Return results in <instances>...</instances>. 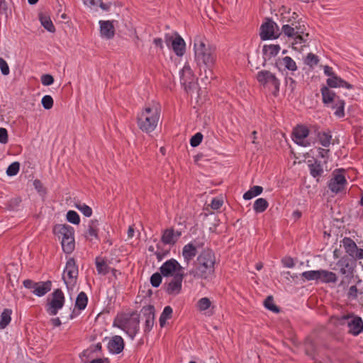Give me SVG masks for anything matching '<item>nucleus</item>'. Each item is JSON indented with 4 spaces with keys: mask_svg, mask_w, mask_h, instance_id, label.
<instances>
[{
    "mask_svg": "<svg viewBox=\"0 0 363 363\" xmlns=\"http://www.w3.org/2000/svg\"><path fill=\"white\" fill-rule=\"evenodd\" d=\"M308 167L311 176L313 178L317 179L316 181L318 182L319 177H321L324 172L321 162L317 159H313V162H312L311 160H308Z\"/></svg>",
    "mask_w": 363,
    "mask_h": 363,
    "instance_id": "nucleus-20",
    "label": "nucleus"
},
{
    "mask_svg": "<svg viewBox=\"0 0 363 363\" xmlns=\"http://www.w3.org/2000/svg\"><path fill=\"white\" fill-rule=\"evenodd\" d=\"M156 247L157 250L155 252V255H156L157 260L160 262L169 253V250L164 249L160 242L157 244Z\"/></svg>",
    "mask_w": 363,
    "mask_h": 363,
    "instance_id": "nucleus-54",
    "label": "nucleus"
},
{
    "mask_svg": "<svg viewBox=\"0 0 363 363\" xmlns=\"http://www.w3.org/2000/svg\"><path fill=\"white\" fill-rule=\"evenodd\" d=\"M326 86L328 88H345L347 89H353V85L350 84L349 82H346L343 79H342L340 77L337 76V74L334 76L332 78H328L326 79Z\"/></svg>",
    "mask_w": 363,
    "mask_h": 363,
    "instance_id": "nucleus-19",
    "label": "nucleus"
},
{
    "mask_svg": "<svg viewBox=\"0 0 363 363\" xmlns=\"http://www.w3.org/2000/svg\"><path fill=\"white\" fill-rule=\"evenodd\" d=\"M187 273H177L172 279L167 284L163 285V289L166 294L170 296H177L182 290V281Z\"/></svg>",
    "mask_w": 363,
    "mask_h": 363,
    "instance_id": "nucleus-12",
    "label": "nucleus"
},
{
    "mask_svg": "<svg viewBox=\"0 0 363 363\" xmlns=\"http://www.w3.org/2000/svg\"><path fill=\"white\" fill-rule=\"evenodd\" d=\"M0 69L3 75H8L10 72L7 62L2 57H0Z\"/></svg>",
    "mask_w": 363,
    "mask_h": 363,
    "instance_id": "nucleus-61",
    "label": "nucleus"
},
{
    "mask_svg": "<svg viewBox=\"0 0 363 363\" xmlns=\"http://www.w3.org/2000/svg\"><path fill=\"white\" fill-rule=\"evenodd\" d=\"M96 268L99 274L106 275L109 272L110 267L104 260H96Z\"/></svg>",
    "mask_w": 363,
    "mask_h": 363,
    "instance_id": "nucleus-46",
    "label": "nucleus"
},
{
    "mask_svg": "<svg viewBox=\"0 0 363 363\" xmlns=\"http://www.w3.org/2000/svg\"><path fill=\"white\" fill-rule=\"evenodd\" d=\"M223 204V201L220 199L213 198L211 201V207L213 210H218Z\"/></svg>",
    "mask_w": 363,
    "mask_h": 363,
    "instance_id": "nucleus-64",
    "label": "nucleus"
},
{
    "mask_svg": "<svg viewBox=\"0 0 363 363\" xmlns=\"http://www.w3.org/2000/svg\"><path fill=\"white\" fill-rule=\"evenodd\" d=\"M78 274L79 269L76 261L74 258L70 257L67 261L62 275L64 283L67 289H69V285L74 286L77 283Z\"/></svg>",
    "mask_w": 363,
    "mask_h": 363,
    "instance_id": "nucleus-10",
    "label": "nucleus"
},
{
    "mask_svg": "<svg viewBox=\"0 0 363 363\" xmlns=\"http://www.w3.org/2000/svg\"><path fill=\"white\" fill-rule=\"evenodd\" d=\"M100 30L102 36L106 38H111L114 35V26L113 22L110 21H100Z\"/></svg>",
    "mask_w": 363,
    "mask_h": 363,
    "instance_id": "nucleus-27",
    "label": "nucleus"
},
{
    "mask_svg": "<svg viewBox=\"0 0 363 363\" xmlns=\"http://www.w3.org/2000/svg\"><path fill=\"white\" fill-rule=\"evenodd\" d=\"M84 3L89 6H99L104 11L110 8V4L103 3L102 0H84Z\"/></svg>",
    "mask_w": 363,
    "mask_h": 363,
    "instance_id": "nucleus-50",
    "label": "nucleus"
},
{
    "mask_svg": "<svg viewBox=\"0 0 363 363\" xmlns=\"http://www.w3.org/2000/svg\"><path fill=\"white\" fill-rule=\"evenodd\" d=\"M320 281L323 283H335L337 277L335 273L325 269H320Z\"/></svg>",
    "mask_w": 363,
    "mask_h": 363,
    "instance_id": "nucleus-32",
    "label": "nucleus"
},
{
    "mask_svg": "<svg viewBox=\"0 0 363 363\" xmlns=\"http://www.w3.org/2000/svg\"><path fill=\"white\" fill-rule=\"evenodd\" d=\"M195 60L201 67H213L216 62L215 47H194Z\"/></svg>",
    "mask_w": 363,
    "mask_h": 363,
    "instance_id": "nucleus-5",
    "label": "nucleus"
},
{
    "mask_svg": "<svg viewBox=\"0 0 363 363\" xmlns=\"http://www.w3.org/2000/svg\"><path fill=\"white\" fill-rule=\"evenodd\" d=\"M180 82L186 89L191 87V83L194 82V74L189 65H185L179 71Z\"/></svg>",
    "mask_w": 363,
    "mask_h": 363,
    "instance_id": "nucleus-17",
    "label": "nucleus"
},
{
    "mask_svg": "<svg viewBox=\"0 0 363 363\" xmlns=\"http://www.w3.org/2000/svg\"><path fill=\"white\" fill-rule=\"evenodd\" d=\"M315 133L318 139L320 144L325 147H328L331 144L332 135L330 130L326 131H318V129L315 130Z\"/></svg>",
    "mask_w": 363,
    "mask_h": 363,
    "instance_id": "nucleus-28",
    "label": "nucleus"
},
{
    "mask_svg": "<svg viewBox=\"0 0 363 363\" xmlns=\"http://www.w3.org/2000/svg\"><path fill=\"white\" fill-rule=\"evenodd\" d=\"M318 157H319L325 159L324 164H327L328 160L329 158L330 150L329 149H324V148H322V147H318Z\"/></svg>",
    "mask_w": 363,
    "mask_h": 363,
    "instance_id": "nucleus-60",
    "label": "nucleus"
},
{
    "mask_svg": "<svg viewBox=\"0 0 363 363\" xmlns=\"http://www.w3.org/2000/svg\"><path fill=\"white\" fill-rule=\"evenodd\" d=\"M125 347L123 339L119 335H115L109 340L108 350L110 353L118 354L123 352Z\"/></svg>",
    "mask_w": 363,
    "mask_h": 363,
    "instance_id": "nucleus-18",
    "label": "nucleus"
},
{
    "mask_svg": "<svg viewBox=\"0 0 363 363\" xmlns=\"http://www.w3.org/2000/svg\"><path fill=\"white\" fill-rule=\"evenodd\" d=\"M302 23L301 19H298L296 23L283 24L280 35L287 37L292 45L307 43L309 34L305 33L306 27Z\"/></svg>",
    "mask_w": 363,
    "mask_h": 363,
    "instance_id": "nucleus-3",
    "label": "nucleus"
},
{
    "mask_svg": "<svg viewBox=\"0 0 363 363\" xmlns=\"http://www.w3.org/2000/svg\"><path fill=\"white\" fill-rule=\"evenodd\" d=\"M172 313L173 310L170 306H167L164 308L159 318V322L161 328L165 326L167 320L172 318Z\"/></svg>",
    "mask_w": 363,
    "mask_h": 363,
    "instance_id": "nucleus-39",
    "label": "nucleus"
},
{
    "mask_svg": "<svg viewBox=\"0 0 363 363\" xmlns=\"http://www.w3.org/2000/svg\"><path fill=\"white\" fill-rule=\"evenodd\" d=\"M280 48L281 47H263L262 59L259 57V49H257L256 51L257 60L254 62L252 58L251 60L248 59V62L252 67L259 69L261 66L264 67L266 65L267 61L275 57L279 53Z\"/></svg>",
    "mask_w": 363,
    "mask_h": 363,
    "instance_id": "nucleus-9",
    "label": "nucleus"
},
{
    "mask_svg": "<svg viewBox=\"0 0 363 363\" xmlns=\"http://www.w3.org/2000/svg\"><path fill=\"white\" fill-rule=\"evenodd\" d=\"M304 62L306 65H307L310 67L313 68L314 66H315L318 64L319 58L316 55H315L312 52H310L307 55Z\"/></svg>",
    "mask_w": 363,
    "mask_h": 363,
    "instance_id": "nucleus-52",
    "label": "nucleus"
},
{
    "mask_svg": "<svg viewBox=\"0 0 363 363\" xmlns=\"http://www.w3.org/2000/svg\"><path fill=\"white\" fill-rule=\"evenodd\" d=\"M262 191L263 188L261 186H253L243 194V199L245 200H250L260 195Z\"/></svg>",
    "mask_w": 363,
    "mask_h": 363,
    "instance_id": "nucleus-40",
    "label": "nucleus"
},
{
    "mask_svg": "<svg viewBox=\"0 0 363 363\" xmlns=\"http://www.w3.org/2000/svg\"><path fill=\"white\" fill-rule=\"evenodd\" d=\"M298 15L296 12H291L290 9L281 13V21L283 24L296 23L298 20Z\"/></svg>",
    "mask_w": 363,
    "mask_h": 363,
    "instance_id": "nucleus-33",
    "label": "nucleus"
},
{
    "mask_svg": "<svg viewBox=\"0 0 363 363\" xmlns=\"http://www.w3.org/2000/svg\"><path fill=\"white\" fill-rule=\"evenodd\" d=\"M203 135L201 133L198 132L196 134H194L190 139V145L192 147H196L199 146L203 140Z\"/></svg>",
    "mask_w": 363,
    "mask_h": 363,
    "instance_id": "nucleus-58",
    "label": "nucleus"
},
{
    "mask_svg": "<svg viewBox=\"0 0 363 363\" xmlns=\"http://www.w3.org/2000/svg\"><path fill=\"white\" fill-rule=\"evenodd\" d=\"M284 67L289 71L294 72L297 69V66L295 61L289 56H286L282 59Z\"/></svg>",
    "mask_w": 363,
    "mask_h": 363,
    "instance_id": "nucleus-53",
    "label": "nucleus"
},
{
    "mask_svg": "<svg viewBox=\"0 0 363 363\" xmlns=\"http://www.w3.org/2000/svg\"><path fill=\"white\" fill-rule=\"evenodd\" d=\"M269 203L264 198H259L255 200L253 204V209L257 213L264 212L268 208Z\"/></svg>",
    "mask_w": 363,
    "mask_h": 363,
    "instance_id": "nucleus-41",
    "label": "nucleus"
},
{
    "mask_svg": "<svg viewBox=\"0 0 363 363\" xmlns=\"http://www.w3.org/2000/svg\"><path fill=\"white\" fill-rule=\"evenodd\" d=\"M310 130L303 125H296L292 133L294 142L301 147H308L314 141H311L310 138H307L309 136Z\"/></svg>",
    "mask_w": 363,
    "mask_h": 363,
    "instance_id": "nucleus-11",
    "label": "nucleus"
},
{
    "mask_svg": "<svg viewBox=\"0 0 363 363\" xmlns=\"http://www.w3.org/2000/svg\"><path fill=\"white\" fill-rule=\"evenodd\" d=\"M197 252L196 247L193 245L192 242L185 245L182 248V256L184 262L189 264L197 255Z\"/></svg>",
    "mask_w": 363,
    "mask_h": 363,
    "instance_id": "nucleus-26",
    "label": "nucleus"
},
{
    "mask_svg": "<svg viewBox=\"0 0 363 363\" xmlns=\"http://www.w3.org/2000/svg\"><path fill=\"white\" fill-rule=\"evenodd\" d=\"M363 294L362 289H358L357 285L351 286L347 294V296L350 300H356L359 295Z\"/></svg>",
    "mask_w": 363,
    "mask_h": 363,
    "instance_id": "nucleus-48",
    "label": "nucleus"
},
{
    "mask_svg": "<svg viewBox=\"0 0 363 363\" xmlns=\"http://www.w3.org/2000/svg\"><path fill=\"white\" fill-rule=\"evenodd\" d=\"M54 230L62 235V247L66 254L72 253L74 250V229L73 227L67 225H58L55 227Z\"/></svg>",
    "mask_w": 363,
    "mask_h": 363,
    "instance_id": "nucleus-4",
    "label": "nucleus"
},
{
    "mask_svg": "<svg viewBox=\"0 0 363 363\" xmlns=\"http://www.w3.org/2000/svg\"><path fill=\"white\" fill-rule=\"evenodd\" d=\"M128 314L122 313L121 315H118L117 317L114 319L113 326L118 328L126 332Z\"/></svg>",
    "mask_w": 363,
    "mask_h": 363,
    "instance_id": "nucleus-36",
    "label": "nucleus"
},
{
    "mask_svg": "<svg viewBox=\"0 0 363 363\" xmlns=\"http://www.w3.org/2000/svg\"><path fill=\"white\" fill-rule=\"evenodd\" d=\"M200 67V76L201 81L207 84L210 83L211 80L214 78L213 67H203V71L202 70V66Z\"/></svg>",
    "mask_w": 363,
    "mask_h": 363,
    "instance_id": "nucleus-35",
    "label": "nucleus"
},
{
    "mask_svg": "<svg viewBox=\"0 0 363 363\" xmlns=\"http://www.w3.org/2000/svg\"><path fill=\"white\" fill-rule=\"evenodd\" d=\"M12 310L9 308L4 309L0 315V329L6 328L11 320Z\"/></svg>",
    "mask_w": 363,
    "mask_h": 363,
    "instance_id": "nucleus-38",
    "label": "nucleus"
},
{
    "mask_svg": "<svg viewBox=\"0 0 363 363\" xmlns=\"http://www.w3.org/2000/svg\"><path fill=\"white\" fill-rule=\"evenodd\" d=\"M162 277L164 276L161 272L153 273L150 278V282L152 286L154 288L159 287L162 284Z\"/></svg>",
    "mask_w": 363,
    "mask_h": 363,
    "instance_id": "nucleus-49",
    "label": "nucleus"
},
{
    "mask_svg": "<svg viewBox=\"0 0 363 363\" xmlns=\"http://www.w3.org/2000/svg\"><path fill=\"white\" fill-rule=\"evenodd\" d=\"M211 306V301L207 297L200 298L197 302V306L201 311L208 309Z\"/></svg>",
    "mask_w": 363,
    "mask_h": 363,
    "instance_id": "nucleus-55",
    "label": "nucleus"
},
{
    "mask_svg": "<svg viewBox=\"0 0 363 363\" xmlns=\"http://www.w3.org/2000/svg\"><path fill=\"white\" fill-rule=\"evenodd\" d=\"M20 170V163L18 162H13L9 165L6 169V174L9 177L16 176Z\"/></svg>",
    "mask_w": 363,
    "mask_h": 363,
    "instance_id": "nucleus-51",
    "label": "nucleus"
},
{
    "mask_svg": "<svg viewBox=\"0 0 363 363\" xmlns=\"http://www.w3.org/2000/svg\"><path fill=\"white\" fill-rule=\"evenodd\" d=\"M345 100H343L340 96H338V97H337V99H335V101H333V103L330 104L328 108L335 110L334 112V115L339 118H342L345 117Z\"/></svg>",
    "mask_w": 363,
    "mask_h": 363,
    "instance_id": "nucleus-25",
    "label": "nucleus"
},
{
    "mask_svg": "<svg viewBox=\"0 0 363 363\" xmlns=\"http://www.w3.org/2000/svg\"><path fill=\"white\" fill-rule=\"evenodd\" d=\"M278 31L279 27L277 23L272 20H268L261 26L260 38L265 40L283 36L280 33L278 34Z\"/></svg>",
    "mask_w": 363,
    "mask_h": 363,
    "instance_id": "nucleus-13",
    "label": "nucleus"
},
{
    "mask_svg": "<svg viewBox=\"0 0 363 363\" xmlns=\"http://www.w3.org/2000/svg\"><path fill=\"white\" fill-rule=\"evenodd\" d=\"M320 93L322 95V102L325 106L329 107L330 104L335 101V99L339 96L336 95L335 91H332L325 85H323L320 88Z\"/></svg>",
    "mask_w": 363,
    "mask_h": 363,
    "instance_id": "nucleus-22",
    "label": "nucleus"
},
{
    "mask_svg": "<svg viewBox=\"0 0 363 363\" xmlns=\"http://www.w3.org/2000/svg\"><path fill=\"white\" fill-rule=\"evenodd\" d=\"M216 255L212 249L203 248L187 274L196 279L209 280L215 277Z\"/></svg>",
    "mask_w": 363,
    "mask_h": 363,
    "instance_id": "nucleus-1",
    "label": "nucleus"
},
{
    "mask_svg": "<svg viewBox=\"0 0 363 363\" xmlns=\"http://www.w3.org/2000/svg\"><path fill=\"white\" fill-rule=\"evenodd\" d=\"M264 307L269 311L275 313H279L281 311L280 308L274 304L272 296H268L264 301Z\"/></svg>",
    "mask_w": 363,
    "mask_h": 363,
    "instance_id": "nucleus-43",
    "label": "nucleus"
},
{
    "mask_svg": "<svg viewBox=\"0 0 363 363\" xmlns=\"http://www.w3.org/2000/svg\"><path fill=\"white\" fill-rule=\"evenodd\" d=\"M160 116V108L158 105L145 107L137 116L138 128L146 133L154 131Z\"/></svg>",
    "mask_w": 363,
    "mask_h": 363,
    "instance_id": "nucleus-2",
    "label": "nucleus"
},
{
    "mask_svg": "<svg viewBox=\"0 0 363 363\" xmlns=\"http://www.w3.org/2000/svg\"><path fill=\"white\" fill-rule=\"evenodd\" d=\"M99 220L91 219L89 221L88 228L84 233V237L86 240H91L93 238L99 239Z\"/></svg>",
    "mask_w": 363,
    "mask_h": 363,
    "instance_id": "nucleus-23",
    "label": "nucleus"
},
{
    "mask_svg": "<svg viewBox=\"0 0 363 363\" xmlns=\"http://www.w3.org/2000/svg\"><path fill=\"white\" fill-rule=\"evenodd\" d=\"M347 184L345 177L342 174H334V177L330 179L328 184L329 189L335 194L342 191L344 186Z\"/></svg>",
    "mask_w": 363,
    "mask_h": 363,
    "instance_id": "nucleus-16",
    "label": "nucleus"
},
{
    "mask_svg": "<svg viewBox=\"0 0 363 363\" xmlns=\"http://www.w3.org/2000/svg\"><path fill=\"white\" fill-rule=\"evenodd\" d=\"M257 82L263 86H272L274 89L273 94L276 96L279 92L280 82L276 75L269 70L259 71L255 77Z\"/></svg>",
    "mask_w": 363,
    "mask_h": 363,
    "instance_id": "nucleus-8",
    "label": "nucleus"
},
{
    "mask_svg": "<svg viewBox=\"0 0 363 363\" xmlns=\"http://www.w3.org/2000/svg\"><path fill=\"white\" fill-rule=\"evenodd\" d=\"M161 242L164 245H172L177 242L174 237V229L173 228H167L163 231L161 237Z\"/></svg>",
    "mask_w": 363,
    "mask_h": 363,
    "instance_id": "nucleus-30",
    "label": "nucleus"
},
{
    "mask_svg": "<svg viewBox=\"0 0 363 363\" xmlns=\"http://www.w3.org/2000/svg\"><path fill=\"white\" fill-rule=\"evenodd\" d=\"M357 261L353 260L348 256L342 257L337 262V266L340 267L339 272L344 276L340 286L347 285L350 281L354 277V272L357 266Z\"/></svg>",
    "mask_w": 363,
    "mask_h": 363,
    "instance_id": "nucleus-6",
    "label": "nucleus"
},
{
    "mask_svg": "<svg viewBox=\"0 0 363 363\" xmlns=\"http://www.w3.org/2000/svg\"><path fill=\"white\" fill-rule=\"evenodd\" d=\"M140 313L143 317L145 318V320L150 318H155V308L153 305H147L145 306H143L142 309L140 310Z\"/></svg>",
    "mask_w": 363,
    "mask_h": 363,
    "instance_id": "nucleus-45",
    "label": "nucleus"
},
{
    "mask_svg": "<svg viewBox=\"0 0 363 363\" xmlns=\"http://www.w3.org/2000/svg\"><path fill=\"white\" fill-rule=\"evenodd\" d=\"M183 269V267L177 260L174 258L167 260L160 267V271L164 277H174L177 273Z\"/></svg>",
    "mask_w": 363,
    "mask_h": 363,
    "instance_id": "nucleus-14",
    "label": "nucleus"
},
{
    "mask_svg": "<svg viewBox=\"0 0 363 363\" xmlns=\"http://www.w3.org/2000/svg\"><path fill=\"white\" fill-rule=\"evenodd\" d=\"M167 45H185L184 39L177 33H171L165 35Z\"/></svg>",
    "mask_w": 363,
    "mask_h": 363,
    "instance_id": "nucleus-29",
    "label": "nucleus"
},
{
    "mask_svg": "<svg viewBox=\"0 0 363 363\" xmlns=\"http://www.w3.org/2000/svg\"><path fill=\"white\" fill-rule=\"evenodd\" d=\"M43 107L45 110H50L52 108L54 104L53 99L50 95H45L41 100Z\"/></svg>",
    "mask_w": 363,
    "mask_h": 363,
    "instance_id": "nucleus-56",
    "label": "nucleus"
},
{
    "mask_svg": "<svg viewBox=\"0 0 363 363\" xmlns=\"http://www.w3.org/2000/svg\"><path fill=\"white\" fill-rule=\"evenodd\" d=\"M88 303V296L86 294L84 291H81L78 294L74 306L76 308H77L79 311H83L86 308Z\"/></svg>",
    "mask_w": 363,
    "mask_h": 363,
    "instance_id": "nucleus-34",
    "label": "nucleus"
},
{
    "mask_svg": "<svg viewBox=\"0 0 363 363\" xmlns=\"http://www.w3.org/2000/svg\"><path fill=\"white\" fill-rule=\"evenodd\" d=\"M304 350L306 355L314 359L317 353V347L315 342L310 337H307L304 342Z\"/></svg>",
    "mask_w": 363,
    "mask_h": 363,
    "instance_id": "nucleus-31",
    "label": "nucleus"
},
{
    "mask_svg": "<svg viewBox=\"0 0 363 363\" xmlns=\"http://www.w3.org/2000/svg\"><path fill=\"white\" fill-rule=\"evenodd\" d=\"M21 199L19 197H15L8 201L6 203V208L9 211L16 210L20 205Z\"/></svg>",
    "mask_w": 363,
    "mask_h": 363,
    "instance_id": "nucleus-57",
    "label": "nucleus"
},
{
    "mask_svg": "<svg viewBox=\"0 0 363 363\" xmlns=\"http://www.w3.org/2000/svg\"><path fill=\"white\" fill-rule=\"evenodd\" d=\"M66 220L74 225H79L80 223V217L79 214L73 210H69L67 212Z\"/></svg>",
    "mask_w": 363,
    "mask_h": 363,
    "instance_id": "nucleus-47",
    "label": "nucleus"
},
{
    "mask_svg": "<svg viewBox=\"0 0 363 363\" xmlns=\"http://www.w3.org/2000/svg\"><path fill=\"white\" fill-rule=\"evenodd\" d=\"M65 303L64 293L60 289H55L51 294V300L46 304V312L50 315H55L62 308Z\"/></svg>",
    "mask_w": 363,
    "mask_h": 363,
    "instance_id": "nucleus-7",
    "label": "nucleus"
},
{
    "mask_svg": "<svg viewBox=\"0 0 363 363\" xmlns=\"http://www.w3.org/2000/svg\"><path fill=\"white\" fill-rule=\"evenodd\" d=\"M33 186L35 190L40 194H45V188L43 186V183L39 179H35L33 181Z\"/></svg>",
    "mask_w": 363,
    "mask_h": 363,
    "instance_id": "nucleus-63",
    "label": "nucleus"
},
{
    "mask_svg": "<svg viewBox=\"0 0 363 363\" xmlns=\"http://www.w3.org/2000/svg\"><path fill=\"white\" fill-rule=\"evenodd\" d=\"M39 18H40L42 26L46 30H48L50 32L55 31V26H54L50 18L48 16L41 13L39 16Z\"/></svg>",
    "mask_w": 363,
    "mask_h": 363,
    "instance_id": "nucleus-42",
    "label": "nucleus"
},
{
    "mask_svg": "<svg viewBox=\"0 0 363 363\" xmlns=\"http://www.w3.org/2000/svg\"><path fill=\"white\" fill-rule=\"evenodd\" d=\"M52 289V281L50 280L45 281H38L37 285L35 286V289L32 291V293L38 297L45 296Z\"/></svg>",
    "mask_w": 363,
    "mask_h": 363,
    "instance_id": "nucleus-24",
    "label": "nucleus"
},
{
    "mask_svg": "<svg viewBox=\"0 0 363 363\" xmlns=\"http://www.w3.org/2000/svg\"><path fill=\"white\" fill-rule=\"evenodd\" d=\"M140 330V314L135 311L128 313V323L126 326V333L133 340Z\"/></svg>",
    "mask_w": 363,
    "mask_h": 363,
    "instance_id": "nucleus-15",
    "label": "nucleus"
},
{
    "mask_svg": "<svg viewBox=\"0 0 363 363\" xmlns=\"http://www.w3.org/2000/svg\"><path fill=\"white\" fill-rule=\"evenodd\" d=\"M41 83L44 86H50L54 83V77L50 74H45L41 76Z\"/></svg>",
    "mask_w": 363,
    "mask_h": 363,
    "instance_id": "nucleus-59",
    "label": "nucleus"
},
{
    "mask_svg": "<svg viewBox=\"0 0 363 363\" xmlns=\"http://www.w3.org/2000/svg\"><path fill=\"white\" fill-rule=\"evenodd\" d=\"M349 333L354 336H357L363 332V320L361 317L354 316L350 321L347 323Z\"/></svg>",
    "mask_w": 363,
    "mask_h": 363,
    "instance_id": "nucleus-21",
    "label": "nucleus"
},
{
    "mask_svg": "<svg viewBox=\"0 0 363 363\" xmlns=\"http://www.w3.org/2000/svg\"><path fill=\"white\" fill-rule=\"evenodd\" d=\"M300 277L303 278V282L306 281H320V269L306 271L300 274Z\"/></svg>",
    "mask_w": 363,
    "mask_h": 363,
    "instance_id": "nucleus-37",
    "label": "nucleus"
},
{
    "mask_svg": "<svg viewBox=\"0 0 363 363\" xmlns=\"http://www.w3.org/2000/svg\"><path fill=\"white\" fill-rule=\"evenodd\" d=\"M9 140L8 130L5 128H0V143L6 144Z\"/></svg>",
    "mask_w": 363,
    "mask_h": 363,
    "instance_id": "nucleus-62",
    "label": "nucleus"
},
{
    "mask_svg": "<svg viewBox=\"0 0 363 363\" xmlns=\"http://www.w3.org/2000/svg\"><path fill=\"white\" fill-rule=\"evenodd\" d=\"M74 207L86 217L89 218L92 215L91 208L84 203L81 201L76 202L74 203Z\"/></svg>",
    "mask_w": 363,
    "mask_h": 363,
    "instance_id": "nucleus-44",
    "label": "nucleus"
}]
</instances>
